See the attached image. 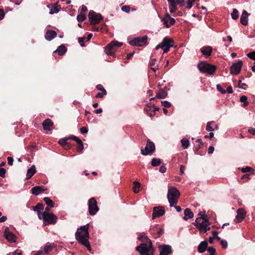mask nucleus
Returning a JSON list of instances; mask_svg holds the SVG:
<instances>
[{
    "label": "nucleus",
    "instance_id": "f257e3e1",
    "mask_svg": "<svg viewBox=\"0 0 255 255\" xmlns=\"http://www.w3.org/2000/svg\"><path fill=\"white\" fill-rule=\"evenodd\" d=\"M89 224L81 226L78 228L75 233L77 241L82 245L86 247L89 251L91 250L90 242L88 240L89 234L88 232Z\"/></svg>",
    "mask_w": 255,
    "mask_h": 255
},
{
    "label": "nucleus",
    "instance_id": "f03ea898",
    "mask_svg": "<svg viewBox=\"0 0 255 255\" xmlns=\"http://www.w3.org/2000/svg\"><path fill=\"white\" fill-rule=\"evenodd\" d=\"M193 224L199 230L201 233H205L210 230V224L206 218L200 217L196 219Z\"/></svg>",
    "mask_w": 255,
    "mask_h": 255
},
{
    "label": "nucleus",
    "instance_id": "7ed1b4c3",
    "mask_svg": "<svg viewBox=\"0 0 255 255\" xmlns=\"http://www.w3.org/2000/svg\"><path fill=\"white\" fill-rule=\"evenodd\" d=\"M180 192L174 187H172L168 189L167 198L170 207H173L178 203L180 197Z\"/></svg>",
    "mask_w": 255,
    "mask_h": 255
},
{
    "label": "nucleus",
    "instance_id": "20e7f679",
    "mask_svg": "<svg viewBox=\"0 0 255 255\" xmlns=\"http://www.w3.org/2000/svg\"><path fill=\"white\" fill-rule=\"evenodd\" d=\"M173 43L174 41L171 38L165 37L163 39L162 42L160 44L157 45L155 48L156 50L161 48L163 49L164 53H167L169 51L170 47L173 46Z\"/></svg>",
    "mask_w": 255,
    "mask_h": 255
},
{
    "label": "nucleus",
    "instance_id": "39448f33",
    "mask_svg": "<svg viewBox=\"0 0 255 255\" xmlns=\"http://www.w3.org/2000/svg\"><path fill=\"white\" fill-rule=\"evenodd\" d=\"M198 67L200 72L210 75L213 74L216 69L215 66L207 63L199 64Z\"/></svg>",
    "mask_w": 255,
    "mask_h": 255
},
{
    "label": "nucleus",
    "instance_id": "423d86ee",
    "mask_svg": "<svg viewBox=\"0 0 255 255\" xmlns=\"http://www.w3.org/2000/svg\"><path fill=\"white\" fill-rule=\"evenodd\" d=\"M123 45V43L114 40L111 42L105 48V52L108 55H113L116 49Z\"/></svg>",
    "mask_w": 255,
    "mask_h": 255
},
{
    "label": "nucleus",
    "instance_id": "0eeeda50",
    "mask_svg": "<svg viewBox=\"0 0 255 255\" xmlns=\"http://www.w3.org/2000/svg\"><path fill=\"white\" fill-rule=\"evenodd\" d=\"M147 36L144 35L142 37L134 38L129 42V44L134 46H143L147 44Z\"/></svg>",
    "mask_w": 255,
    "mask_h": 255
},
{
    "label": "nucleus",
    "instance_id": "6e6552de",
    "mask_svg": "<svg viewBox=\"0 0 255 255\" xmlns=\"http://www.w3.org/2000/svg\"><path fill=\"white\" fill-rule=\"evenodd\" d=\"M88 209L89 214L91 216L95 215L99 211L97 202L95 198H91L88 201Z\"/></svg>",
    "mask_w": 255,
    "mask_h": 255
},
{
    "label": "nucleus",
    "instance_id": "1a4fd4ad",
    "mask_svg": "<svg viewBox=\"0 0 255 255\" xmlns=\"http://www.w3.org/2000/svg\"><path fill=\"white\" fill-rule=\"evenodd\" d=\"M88 18L92 24L95 25L99 23L102 19V15L94 11H90L88 14Z\"/></svg>",
    "mask_w": 255,
    "mask_h": 255
},
{
    "label": "nucleus",
    "instance_id": "9d476101",
    "mask_svg": "<svg viewBox=\"0 0 255 255\" xmlns=\"http://www.w3.org/2000/svg\"><path fill=\"white\" fill-rule=\"evenodd\" d=\"M57 217L54 214L43 213V225L46 226L49 224H52L56 223Z\"/></svg>",
    "mask_w": 255,
    "mask_h": 255
},
{
    "label": "nucleus",
    "instance_id": "9b49d317",
    "mask_svg": "<svg viewBox=\"0 0 255 255\" xmlns=\"http://www.w3.org/2000/svg\"><path fill=\"white\" fill-rule=\"evenodd\" d=\"M152 248L151 241H149L147 243L141 244L140 246L136 247V250L139 253H149Z\"/></svg>",
    "mask_w": 255,
    "mask_h": 255
},
{
    "label": "nucleus",
    "instance_id": "f8f14e48",
    "mask_svg": "<svg viewBox=\"0 0 255 255\" xmlns=\"http://www.w3.org/2000/svg\"><path fill=\"white\" fill-rule=\"evenodd\" d=\"M155 150L154 144L150 141L149 139L147 141L146 145L144 149H141V153L142 155H151Z\"/></svg>",
    "mask_w": 255,
    "mask_h": 255
},
{
    "label": "nucleus",
    "instance_id": "ddd939ff",
    "mask_svg": "<svg viewBox=\"0 0 255 255\" xmlns=\"http://www.w3.org/2000/svg\"><path fill=\"white\" fill-rule=\"evenodd\" d=\"M169 3L170 12L173 13L176 11V4L183 6L184 5V0H167Z\"/></svg>",
    "mask_w": 255,
    "mask_h": 255
},
{
    "label": "nucleus",
    "instance_id": "4468645a",
    "mask_svg": "<svg viewBox=\"0 0 255 255\" xmlns=\"http://www.w3.org/2000/svg\"><path fill=\"white\" fill-rule=\"evenodd\" d=\"M242 66V60H239L238 62L233 63L230 68V73L233 75H238L241 72Z\"/></svg>",
    "mask_w": 255,
    "mask_h": 255
},
{
    "label": "nucleus",
    "instance_id": "2eb2a0df",
    "mask_svg": "<svg viewBox=\"0 0 255 255\" xmlns=\"http://www.w3.org/2000/svg\"><path fill=\"white\" fill-rule=\"evenodd\" d=\"M165 213V210L162 207H155L153 210L152 219L163 216Z\"/></svg>",
    "mask_w": 255,
    "mask_h": 255
},
{
    "label": "nucleus",
    "instance_id": "dca6fc26",
    "mask_svg": "<svg viewBox=\"0 0 255 255\" xmlns=\"http://www.w3.org/2000/svg\"><path fill=\"white\" fill-rule=\"evenodd\" d=\"M162 21L167 28L174 24L175 22V19L171 17L169 13L166 14L165 16L163 18Z\"/></svg>",
    "mask_w": 255,
    "mask_h": 255
},
{
    "label": "nucleus",
    "instance_id": "f3484780",
    "mask_svg": "<svg viewBox=\"0 0 255 255\" xmlns=\"http://www.w3.org/2000/svg\"><path fill=\"white\" fill-rule=\"evenodd\" d=\"M159 255H167L172 252L171 247L169 245H163L159 246Z\"/></svg>",
    "mask_w": 255,
    "mask_h": 255
},
{
    "label": "nucleus",
    "instance_id": "a211bd4d",
    "mask_svg": "<svg viewBox=\"0 0 255 255\" xmlns=\"http://www.w3.org/2000/svg\"><path fill=\"white\" fill-rule=\"evenodd\" d=\"M4 236L5 238L10 243H14L15 242V235L10 232L8 227L6 228L4 230Z\"/></svg>",
    "mask_w": 255,
    "mask_h": 255
},
{
    "label": "nucleus",
    "instance_id": "6ab92c4d",
    "mask_svg": "<svg viewBox=\"0 0 255 255\" xmlns=\"http://www.w3.org/2000/svg\"><path fill=\"white\" fill-rule=\"evenodd\" d=\"M246 216L245 211L242 208L237 210V215L236 216L235 222L237 223L241 222Z\"/></svg>",
    "mask_w": 255,
    "mask_h": 255
},
{
    "label": "nucleus",
    "instance_id": "aec40b11",
    "mask_svg": "<svg viewBox=\"0 0 255 255\" xmlns=\"http://www.w3.org/2000/svg\"><path fill=\"white\" fill-rule=\"evenodd\" d=\"M54 247L53 244L48 243L43 248V250L39 251L37 252L36 255H41L42 253L47 254L50 252Z\"/></svg>",
    "mask_w": 255,
    "mask_h": 255
},
{
    "label": "nucleus",
    "instance_id": "412c9836",
    "mask_svg": "<svg viewBox=\"0 0 255 255\" xmlns=\"http://www.w3.org/2000/svg\"><path fill=\"white\" fill-rule=\"evenodd\" d=\"M53 125V123L51 120L47 119L45 120L42 123V126L44 130H51V127Z\"/></svg>",
    "mask_w": 255,
    "mask_h": 255
},
{
    "label": "nucleus",
    "instance_id": "4be33fe9",
    "mask_svg": "<svg viewBox=\"0 0 255 255\" xmlns=\"http://www.w3.org/2000/svg\"><path fill=\"white\" fill-rule=\"evenodd\" d=\"M200 51L204 55L209 57L211 55L212 48L210 46H204L201 48Z\"/></svg>",
    "mask_w": 255,
    "mask_h": 255
},
{
    "label": "nucleus",
    "instance_id": "5701e85b",
    "mask_svg": "<svg viewBox=\"0 0 255 255\" xmlns=\"http://www.w3.org/2000/svg\"><path fill=\"white\" fill-rule=\"evenodd\" d=\"M57 35L55 31L49 30H47L45 34V38L48 41H50L55 38Z\"/></svg>",
    "mask_w": 255,
    "mask_h": 255
},
{
    "label": "nucleus",
    "instance_id": "b1692460",
    "mask_svg": "<svg viewBox=\"0 0 255 255\" xmlns=\"http://www.w3.org/2000/svg\"><path fill=\"white\" fill-rule=\"evenodd\" d=\"M248 13L244 10L241 16L240 22L244 25H247L248 23Z\"/></svg>",
    "mask_w": 255,
    "mask_h": 255
},
{
    "label": "nucleus",
    "instance_id": "393cba45",
    "mask_svg": "<svg viewBox=\"0 0 255 255\" xmlns=\"http://www.w3.org/2000/svg\"><path fill=\"white\" fill-rule=\"evenodd\" d=\"M167 96V91L166 87L161 89L156 94L155 98L161 99H164Z\"/></svg>",
    "mask_w": 255,
    "mask_h": 255
},
{
    "label": "nucleus",
    "instance_id": "a878e982",
    "mask_svg": "<svg viewBox=\"0 0 255 255\" xmlns=\"http://www.w3.org/2000/svg\"><path fill=\"white\" fill-rule=\"evenodd\" d=\"M31 191L32 194L38 195L39 194L45 191V189H43L42 186H36L33 187Z\"/></svg>",
    "mask_w": 255,
    "mask_h": 255
},
{
    "label": "nucleus",
    "instance_id": "bb28decb",
    "mask_svg": "<svg viewBox=\"0 0 255 255\" xmlns=\"http://www.w3.org/2000/svg\"><path fill=\"white\" fill-rule=\"evenodd\" d=\"M208 242L206 241L202 242L198 247V251L199 253H204L207 249Z\"/></svg>",
    "mask_w": 255,
    "mask_h": 255
},
{
    "label": "nucleus",
    "instance_id": "cd10ccee",
    "mask_svg": "<svg viewBox=\"0 0 255 255\" xmlns=\"http://www.w3.org/2000/svg\"><path fill=\"white\" fill-rule=\"evenodd\" d=\"M184 219L186 221L191 219L193 217L194 214L189 208H186L184 212Z\"/></svg>",
    "mask_w": 255,
    "mask_h": 255
},
{
    "label": "nucleus",
    "instance_id": "c85d7f7f",
    "mask_svg": "<svg viewBox=\"0 0 255 255\" xmlns=\"http://www.w3.org/2000/svg\"><path fill=\"white\" fill-rule=\"evenodd\" d=\"M36 172V168L34 165H32L28 169L26 173V179H29Z\"/></svg>",
    "mask_w": 255,
    "mask_h": 255
},
{
    "label": "nucleus",
    "instance_id": "c756f323",
    "mask_svg": "<svg viewBox=\"0 0 255 255\" xmlns=\"http://www.w3.org/2000/svg\"><path fill=\"white\" fill-rule=\"evenodd\" d=\"M66 50L67 48L66 46L62 44L58 47L54 52L58 53L59 55H63L66 52Z\"/></svg>",
    "mask_w": 255,
    "mask_h": 255
},
{
    "label": "nucleus",
    "instance_id": "7c9ffc66",
    "mask_svg": "<svg viewBox=\"0 0 255 255\" xmlns=\"http://www.w3.org/2000/svg\"><path fill=\"white\" fill-rule=\"evenodd\" d=\"M242 172L243 173H251V174H254V170L253 168L250 166H246V167H244L241 169Z\"/></svg>",
    "mask_w": 255,
    "mask_h": 255
},
{
    "label": "nucleus",
    "instance_id": "2f4dec72",
    "mask_svg": "<svg viewBox=\"0 0 255 255\" xmlns=\"http://www.w3.org/2000/svg\"><path fill=\"white\" fill-rule=\"evenodd\" d=\"M44 208L43 204L42 203H38L36 206L33 207V210L34 211H37V213L41 212V210H43Z\"/></svg>",
    "mask_w": 255,
    "mask_h": 255
},
{
    "label": "nucleus",
    "instance_id": "473e14b6",
    "mask_svg": "<svg viewBox=\"0 0 255 255\" xmlns=\"http://www.w3.org/2000/svg\"><path fill=\"white\" fill-rule=\"evenodd\" d=\"M182 146L183 149H186L189 145V141L187 138H183L181 140Z\"/></svg>",
    "mask_w": 255,
    "mask_h": 255
},
{
    "label": "nucleus",
    "instance_id": "72a5a7b5",
    "mask_svg": "<svg viewBox=\"0 0 255 255\" xmlns=\"http://www.w3.org/2000/svg\"><path fill=\"white\" fill-rule=\"evenodd\" d=\"M161 163V161L159 158H153L151 160V164L153 166H159Z\"/></svg>",
    "mask_w": 255,
    "mask_h": 255
},
{
    "label": "nucleus",
    "instance_id": "f704fd0d",
    "mask_svg": "<svg viewBox=\"0 0 255 255\" xmlns=\"http://www.w3.org/2000/svg\"><path fill=\"white\" fill-rule=\"evenodd\" d=\"M43 200L48 206L51 208L54 207V203L49 197H44Z\"/></svg>",
    "mask_w": 255,
    "mask_h": 255
},
{
    "label": "nucleus",
    "instance_id": "c9c22d12",
    "mask_svg": "<svg viewBox=\"0 0 255 255\" xmlns=\"http://www.w3.org/2000/svg\"><path fill=\"white\" fill-rule=\"evenodd\" d=\"M133 184H134V187L133 188V192L135 193H138L139 191V188H140V183L139 182H138L134 181L133 182Z\"/></svg>",
    "mask_w": 255,
    "mask_h": 255
},
{
    "label": "nucleus",
    "instance_id": "e433bc0d",
    "mask_svg": "<svg viewBox=\"0 0 255 255\" xmlns=\"http://www.w3.org/2000/svg\"><path fill=\"white\" fill-rule=\"evenodd\" d=\"M155 62L156 60L154 59L150 62V68L153 71H155L158 69L157 65H155Z\"/></svg>",
    "mask_w": 255,
    "mask_h": 255
},
{
    "label": "nucleus",
    "instance_id": "4c0bfd02",
    "mask_svg": "<svg viewBox=\"0 0 255 255\" xmlns=\"http://www.w3.org/2000/svg\"><path fill=\"white\" fill-rule=\"evenodd\" d=\"M240 102L243 103L244 106L245 107L249 105V102H248L247 97L246 96H242L240 98Z\"/></svg>",
    "mask_w": 255,
    "mask_h": 255
},
{
    "label": "nucleus",
    "instance_id": "58836bf2",
    "mask_svg": "<svg viewBox=\"0 0 255 255\" xmlns=\"http://www.w3.org/2000/svg\"><path fill=\"white\" fill-rule=\"evenodd\" d=\"M232 18L234 19H237L239 17L238 11L237 9H233V12L231 13Z\"/></svg>",
    "mask_w": 255,
    "mask_h": 255
},
{
    "label": "nucleus",
    "instance_id": "ea45409f",
    "mask_svg": "<svg viewBox=\"0 0 255 255\" xmlns=\"http://www.w3.org/2000/svg\"><path fill=\"white\" fill-rule=\"evenodd\" d=\"M138 239L142 242L147 243L149 241H151L147 236H141L138 238Z\"/></svg>",
    "mask_w": 255,
    "mask_h": 255
},
{
    "label": "nucleus",
    "instance_id": "a19ab883",
    "mask_svg": "<svg viewBox=\"0 0 255 255\" xmlns=\"http://www.w3.org/2000/svg\"><path fill=\"white\" fill-rule=\"evenodd\" d=\"M86 19V16L84 13H80L77 16V19L79 22L83 21Z\"/></svg>",
    "mask_w": 255,
    "mask_h": 255
},
{
    "label": "nucleus",
    "instance_id": "79ce46f5",
    "mask_svg": "<svg viewBox=\"0 0 255 255\" xmlns=\"http://www.w3.org/2000/svg\"><path fill=\"white\" fill-rule=\"evenodd\" d=\"M208 252L210 253V255H216V249L212 247H209L207 249Z\"/></svg>",
    "mask_w": 255,
    "mask_h": 255
},
{
    "label": "nucleus",
    "instance_id": "37998d69",
    "mask_svg": "<svg viewBox=\"0 0 255 255\" xmlns=\"http://www.w3.org/2000/svg\"><path fill=\"white\" fill-rule=\"evenodd\" d=\"M107 95V91L106 90H104V91L102 92L101 93H98L96 95V98H102L104 96Z\"/></svg>",
    "mask_w": 255,
    "mask_h": 255
},
{
    "label": "nucleus",
    "instance_id": "c03bdc74",
    "mask_svg": "<svg viewBox=\"0 0 255 255\" xmlns=\"http://www.w3.org/2000/svg\"><path fill=\"white\" fill-rule=\"evenodd\" d=\"M161 104L165 108H169L171 106V104L167 101H161Z\"/></svg>",
    "mask_w": 255,
    "mask_h": 255
},
{
    "label": "nucleus",
    "instance_id": "a18cd8bd",
    "mask_svg": "<svg viewBox=\"0 0 255 255\" xmlns=\"http://www.w3.org/2000/svg\"><path fill=\"white\" fill-rule=\"evenodd\" d=\"M247 56L250 59L255 60V51L248 53Z\"/></svg>",
    "mask_w": 255,
    "mask_h": 255
},
{
    "label": "nucleus",
    "instance_id": "49530a36",
    "mask_svg": "<svg viewBox=\"0 0 255 255\" xmlns=\"http://www.w3.org/2000/svg\"><path fill=\"white\" fill-rule=\"evenodd\" d=\"M69 139H71L74 141H75L77 143H81L82 140L79 139L78 137H76L75 135H72L68 137Z\"/></svg>",
    "mask_w": 255,
    "mask_h": 255
},
{
    "label": "nucleus",
    "instance_id": "de8ad7c7",
    "mask_svg": "<svg viewBox=\"0 0 255 255\" xmlns=\"http://www.w3.org/2000/svg\"><path fill=\"white\" fill-rule=\"evenodd\" d=\"M212 122H208L206 126V130L208 131H212L214 130V128L211 127V125L212 123Z\"/></svg>",
    "mask_w": 255,
    "mask_h": 255
},
{
    "label": "nucleus",
    "instance_id": "09e8293b",
    "mask_svg": "<svg viewBox=\"0 0 255 255\" xmlns=\"http://www.w3.org/2000/svg\"><path fill=\"white\" fill-rule=\"evenodd\" d=\"M153 107L152 106H147L145 109V111L147 113V114H149L150 113H151L152 111L153 112Z\"/></svg>",
    "mask_w": 255,
    "mask_h": 255
},
{
    "label": "nucleus",
    "instance_id": "8fccbe9b",
    "mask_svg": "<svg viewBox=\"0 0 255 255\" xmlns=\"http://www.w3.org/2000/svg\"><path fill=\"white\" fill-rule=\"evenodd\" d=\"M213 234V238L214 239H216L218 241L221 240V238L218 236V232L217 231H213L212 232Z\"/></svg>",
    "mask_w": 255,
    "mask_h": 255
},
{
    "label": "nucleus",
    "instance_id": "3c124183",
    "mask_svg": "<svg viewBox=\"0 0 255 255\" xmlns=\"http://www.w3.org/2000/svg\"><path fill=\"white\" fill-rule=\"evenodd\" d=\"M217 89L222 94H225L226 93V91L225 90L223 89L222 87L220 85H219V84H218L217 85Z\"/></svg>",
    "mask_w": 255,
    "mask_h": 255
},
{
    "label": "nucleus",
    "instance_id": "603ef678",
    "mask_svg": "<svg viewBox=\"0 0 255 255\" xmlns=\"http://www.w3.org/2000/svg\"><path fill=\"white\" fill-rule=\"evenodd\" d=\"M122 10L126 12H129L130 7L128 5H124L122 7Z\"/></svg>",
    "mask_w": 255,
    "mask_h": 255
},
{
    "label": "nucleus",
    "instance_id": "864d4df0",
    "mask_svg": "<svg viewBox=\"0 0 255 255\" xmlns=\"http://www.w3.org/2000/svg\"><path fill=\"white\" fill-rule=\"evenodd\" d=\"M220 243H221V245L222 247V248H227V247H228V243L226 241H225V240H220Z\"/></svg>",
    "mask_w": 255,
    "mask_h": 255
},
{
    "label": "nucleus",
    "instance_id": "5fc2aeb1",
    "mask_svg": "<svg viewBox=\"0 0 255 255\" xmlns=\"http://www.w3.org/2000/svg\"><path fill=\"white\" fill-rule=\"evenodd\" d=\"M246 86V84L245 83H243L242 82V81L241 80H239L238 81V86L240 88L245 89V86Z\"/></svg>",
    "mask_w": 255,
    "mask_h": 255
},
{
    "label": "nucleus",
    "instance_id": "6e6d98bb",
    "mask_svg": "<svg viewBox=\"0 0 255 255\" xmlns=\"http://www.w3.org/2000/svg\"><path fill=\"white\" fill-rule=\"evenodd\" d=\"M78 146L77 147V150L78 151H82L84 148V145H83V143L82 142V141H81V143H78Z\"/></svg>",
    "mask_w": 255,
    "mask_h": 255
},
{
    "label": "nucleus",
    "instance_id": "4d7b16f0",
    "mask_svg": "<svg viewBox=\"0 0 255 255\" xmlns=\"http://www.w3.org/2000/svg\"><path fill=\"white\" fill-rule=\"evenodd\" d=\"M6 170L4 168H0V176L4 177L5 176Z\"/></svg>",
    "mask_w": 255,
    "mask_h": 255
},
{
    "label": "nucleus",
    "instance_id": "13d9d810",
    "mask_svg": "<svg viewBox=\"0 0 255 255\" xmlns=\"http://www.w3.org/2000/svg\"><path fill=\"white\" fill-rule=\"evenodd\" d=\"M69 139L68 137L64 139H61L59 141V143L62 145H65L67 143V140Z\"/></svg>",
    "mask_w": 255,
    "mask_h": 255
},
{
    "label": "nucleus",
    "instance_id": "bf43d9fd",
    "mask_svg": "<svg viewBox=\"0 0 255 255\" xmlns=\"http://www.w3.org/2000/svg\"><path fill=\"white\" fill-rule=\"evenodd\" d=\"M58 12V9L57 8V7H53L51 9V10H50V12H49V13H50V14H54V13H57V12Z\"/></svg>",
    "mask_w": 255,
    "mask_h": 255
},
{
    "label": "nucleus",
    "instance_id": "052dcab7",
    "mask_svg": "<svg viewBox=\"0 0 255 255\" xmlns=\"http://www.w3.org/2000/svg\"><path fill=\"white\" fill-rule=\"evenodd\" d=\"M88 131V128L86 127H83L80 128V132L82 134L86 133Z\"/></svg>",
    "mask_w": 255,
    "mask_h": 255
},
{
    "label": "nucleus",
    "instance_id": "680f3d73",
    "mask_svg": "<svg viewBox=\"0 0 255 255\" xmlns=\"http://www.w3.org/2000/svg\"><path fill=\"white\" fill-rule=\"evenodd\" d=\"M96 88L97 90L101 91V92H103L104 90H106L101 84H98L96 86Z\"/></svg>",
    "mask_w": 255,
    "mask_h": 255
},
{
    "label": "nucleus",
    "instance_id": "e2e57ef3",
    "mask_svg": "<svg viewBox=\"0 0 255 255\" xmlns=\"http://www.w3.org/2000/svg\"><path fill=\"white\" fill-rule=\"evenodd\" d=\"M13 162V159L12 157H7V162H8V164H9L10 165H12Z\"/></svg>",
    "mask_w": 255,
    "mask_h": 255
},
{
    "label": "nucleus",
    "instance_id": "0e129e2a",
    "mask_svg": "<svg viewBox=\"0 0 255 255\" xmlns=\"http://www.w3.org/2000/svg\"><path fill=\"white\" fill-rule=\"evenodd\" d=\"M226 92H227L228 93L232 94L233 93L232 87L231 86H228Z\"/></svg>",
    "mask_w": 255,
    "mask_h": 255
},
{
    "label": "nucleus",
    "instance_id": "69168bd1",
    "mask_svg": "<svg viewBox=\"0 0 255 255\" xmlns=\"http://www.w3.org/2000/svg\"><path fill=\"white\" fill-rule=\"evenodd\" d=\"M164 232L163 229L160 228L157 232V236L156 238H159Z\"/></svg>",
    "mask_w": 255,
    "mask_h": 255
},
{
    "label": "nucleus",
    "instance_id": "338daca9",
    "mask_svg": "<svg viewBox=\"0 0 255 255\" xmlns=\"http://www.w3.org/2000/svg\"><path fill=\"white\" fill-rule=\"evenodd\" d=\"M214 151V147L212 146H209L208 148V153L209 154H212L213 153Z\"/></svg>",
    "mask_w": 255,
    "mask_h": 255
},
{
    "label": "nucleus",
    "instance_id": "774afa93",
    "mask_svg": "<svg viewBox=\"0 0 255 255\" xmlns=\"http://www.w3.org/2000/svg\"><path fill=\"white\" fill-rule=\"evenodd\" d=\"M248 131L251 134H252L253 135H255V128H251L248 129Z\"/></svg>",
    "mask_w": 255,
    "mask_h": 255
}]
</instances>
